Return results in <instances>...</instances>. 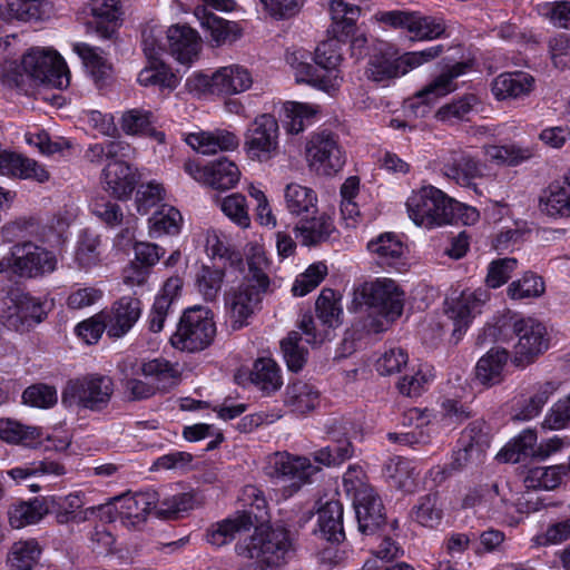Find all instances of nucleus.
<instances>
[{"label":"nucleus","mask_w":570,"mask_h":570,"mask_svg":"<svg viewBox=\"0 0 570 570\" xmlns=\"http://www.w3.org/2000/svg\"><path fill=\"white\" fill-rule=\"evenodd\" d=\"M235 551L239 558L252 561L238 570H266L286 566L295 557L296 547L287 529L261 527L253 534L239 540Z\"/></svg>","instance_id":"nucleus-2"},{"label":"nucleus","mask_w":570,"mask_h":570,"mask_svg":"<svg viewBox=\"0 0 570 570\" xmlns=\"http://www.w3.org/2000/svg\"><path fill=\"white\" fill-rule=\"evenodd\" d=\"M442 174L456 184L471 187L483 175L482 164L463 150H451L443 159Z\"/></svg>","instance_id":"nucleus-22"},{"label":"nucleus","mask_w":570,"mask_h":570,"mask_svg":"<svg viewBox=\"0 0 570 570\" xmlns=\"http://www.w3.org/2000/svg\"><path fill=\"white\" fill-rule=\"evenodd\" d=\"M48 513L47 497H38L13 504L9 510V521L12 528L21 529L39 523Z\"/></svg>","instance_id":"nucleus-34"},{"label":"nucleus","mask_w":570,"mask_h":570,"mask_svg":"<svg viewBox=\"0 0 570 570\" xmlns=\"http://www.w3.org/2000/svg\"><path fill=\"white\" fill-rule=\"evenodd\" d=\"M195 14L199 18L202 27L209 31L210 39L216 46L232 43L240 36V29L236 22L217 17L208 12L205 7H196Z\"/></svg>","instance_id":"nucleus-30"},{"label":"nucleus","mask_w":570,"mask_h":570,"mask_svg":"<svg viewBox=\"0 0 570 570\" xmlns=\"http://www.w3.org/2000/svg\"><path fill=\"white\" fill-rule=\"evenodd\" d=\"M354 424L347 419H334L327 425V434L332 443L314 453V460L324 465H337L353 455L350 435Z\"/></svg>","instance_id":"nucleus-15"},{"label":"nucleus","mask_w":570,"mask_h":570,"mask_svg":"<svg viewBox=\"0 0 570 570\" xmlns=\"http://www.w3.org/2000/svg\"><path fill=\"white\" fill-rule=\"evenodd\" d=\"M544 289V282L540 276L525 273L521 278L513 281L507 292L511 299H527L541 296Z\"/></svg>","instance_id":"nucleus-60"},{"label":"nucleus","mask_w":570,"mask_h":570,"mask_svg":"<svg viewBox=\"0 0 570 570\" xmlns=\"http://www.w3.org/2000/svg\"><path fill=\"white\" fill-rule=\"evenodd\" d=\"M302 336L298 332H291L281 342L282 352L289 371L298 372L303 368L307 350L301 344Z\"/></svg>","instance_id":"nucleus-61"},{"label":"nucleus","mask_w":570,"mask_h":570,"mask_svg":"<svg viewBox=\"0 0 570 570\" xmlns=\"http://www.w3.org/2000/svg\"><path fill=\"white\" fill-rule=\"evenodd\" d=\"M362 296L373 313L382 315L386 322L394 321L403 312L404 293L393 279L377 278L365 283Z\"/></svg>","instance_id":"nucleus-13"},{"label":"nucleus","mask_w":570,"mask_h":570,"mask_svg":"<svg viewBox=\"0 0 570 570\" xmlns=\"http://www.w3.org/2000/svg\"><path fill=\"white\" fill-rule=\"evenodd\" d=\"M41 553L36 539L14 542L8 554L10 570H33L39 564Z\"/></svg>","instance_id":"nucleus-41"},{"label":"nucleus","mask_w":570,"mask_h":570,"mask_svg":"<svg viewBox=\"0 0 570 570\" xmlns=\"http://www.w3.org/2000/svg\"><path fill=\"white\" fill-rule=\"evenodd\" d=\"M114 393L111 377L100 374H87L69 380L61 394L67 407L99 412L106 409Z\"/></svg>","instance_id":"nucleus-6"},{"label":"nucleus","mask_w":570,"mask_h":570,"mask_svg":"<svg viewBox=\"0 0 570 570\" xmlns=\"http://www.w3.org/2000/svg\"><path fill=\"white\" fill-rule=\"evenodd\" d=\"M330 14L333 23L341 28L343 33L348 35L360 18L361 9L358 6L343 0H332L330 2Z\"/></svg>","instance_id":"nucleus-62"},{"label":"nucleus","mask_w":570,"mask_h":570,"mask_svg":"<svg viewBox=\"0 0 570 570\" xmlns=\"http://www.w3.org/2000/svg\"><path fill=\"white\" fill-rule=\"evenodd\" d=\"M249 380L264 395L273 394L283 385L278 365L274 360L268 357H262L254 362Z\"/></svg>","instance_id":"nucleus-37"},{"label":"nucleus","mask_w":570,"mask_h":570,"mask_svg":"<svg viewBox=\"0 0 570 570\" xmlns=\"http://www.w3.org/2000/svg\"><path fill=\"white\" fill-rule=\"evenodd\" d=\"M334 230L333 223L326 214H309L301 217L295 227L296 237L305 246H313L326 240Z\"/></svg>","instance_id":"nucleus-31"},{"label":"nucleus","mask_w":570,"mask_h":570,"mask_svg":"<svg viewBox=\"0 0 570 570\" xmlns=\"http://www.w3.org/2000/svg\"><path fill=\"white\" fill-rule=\"evenodd\" d=\"M49 511L56 514L57 522L68 523L76 519V513L85 504L83 495L80 492L70 493L65 497H47Z\"/></svg>","instance_id":"nucleus-55"},{"label":"nucleus","mask_w":570,"mask_h":570,"mask_svg":"<svg viewBox=\"0 0 570 570\" xmlns=\"http://www.w3.org/2000/svg\"><path fill=\"white\" fill-rule=\"evenodd\" d=\"M240 177L237 165L223 157L207 166L206 184L215 189H229L235 187Z\"/></svg>","instance_id":"nucleus-44"},{"label":"nucleus","mask_w":570,"mask_h":570,"mask_svg":"<svg viewBox=\"0 0 570 570\" xmlns=\"http://www.w3.org/2000/svg\"><path fill=\"white\" fill-rule=\"evenodd\" d=\"M141 374L150 380L157 389L163 392L169 390L178 376L175 366L165 358H154L144 362L140 367Z\"/></svg>","instance_id":"nucleus-45"},{"label":"nucleus","mask_w":570,"mask_h":570,"mask_svg":"<svg viewBox=\"0 0 570 570\" xmlns=\"http://www.w3.org/2000/svg\"><path fill=\"white\" fill-rule=\"evenodd\" d=\"M183 223V216L174 207L163 206L149 218L150 235L159 237L161 235H176L179 233Z\"/></svg>","instance_id":"nucleus-52"},{"label":"nucleus","mask_w":570,"mask_h":570,"mask_svg":"<svg viewBox=\"0 0 570 570\" xmlns=\"http://www.w3.org/2000/svg\"><path fill=\"white\" fill-rule=\"evenodd\" d=\"M266 291L255 287L250 282H243L225 294V308L234 331L248 325V320L261 309Z\"/></svg>","instance_id":"nucleus-14"},{"label":"nucleus","mask_w":570,"mask_h":570,"mask_svg":"<svg viewBox=\"0 0 570 570\" xmlns=\"http://www.w3.org/2000/svg\"><path fill=\"white\" fill-rule=\"evenodd\" d=\"M445 31L443 21L433 17L422 16L415 12L410 33L411 40H433L440 38Z\"/></svg>","instance_id":"nucleus-64"},{"label":"nucleus","mask_w":570,"mask_h":570,"mask_svg":"<svg viewBox=\"0 0 570 570\" xmlns=\"http://www.w3.org/2000/svg\"><path fill=\"white\" fill-rule=\"evenodd\" d=\"M138 75V81L142 86H159L161 88L174 89L178 85V79L174 72L167 67L161 59L148 60Z\"/></svg>","instance_id":"nucleus-48"},{"label":"nucleus","mask_w":570,"mask_h":570,"mask_svg":"<svg viewBox=\"0 0 570 570\" xmlns=\"http://www.w3.org/2000/svg\"><path fill=\"white\" fill-rule=\"evenodd\" d=\"M186 142L203 155H212L219 150H234L239 146L238 137L234 132L223 129L191 132L186 137Z\"/></svg>","instance_id":"nucleus-26"},{"label":"nucleus","mask_w":570,"mask_h":570,"mask_svg":"<svg viewBox=\"0 0 570 570\" xmlns=\"http://www.w3.org/2000/svg\"><path fill=\"white\" fill-rule=\"evenodd\" d=\"M375 263L384 269L402 272L406 266L405 246L393 233H384L367 244Z\"/></svg>","instance_id":"nucleus-20"},{"label":"nucleus","mask_w":570,"mask_h":570,"mask_svg":"<svg viewBox=\"0 0 570 570\" xmlns=\"http://www.w3.org/2000/svg\"><path fill=\"white\" fill-rule=\"evenodd\" d=\"M306 155L312 165L320 164L325 173L337 171L344 165L341 148L331 132L314 134L307 142Z\"/></svg>","instance_id":"nucleus-21"},{"label":"nucleus","mask_w":570,"mask_h":570,"mask_svg":"<svg viewBox=\"0 0 570 570\" xmlns=\"http://www.w3.org/2000/svg\"><path fill=\"white\" fill-rule=\"evenodd\" d=\"M99 246V236L89 232H83L80 235L76 250V262L80 268L89 269L100 263Z\"/></svg>","instance_id":"nucleus-59"},{"label":"nucleus","mask_w":570,"mask_h":570,"mask_svg":"<svg viewBox=\"0 0 570 570\" xmlns=\"http://www.w3.org/2000/svg\"><path fill=\"white\" fill-rule=\"evenodd\" d=\"M73 51L81 59L87 73L96 86L99 88L106 86L111 78L112 68L102 56L101 49L78 42L73 45Z\"/></svg>","instance_id":"nucleus-27"},{"label":"nucleus","mask_w":570,"mask_h":570,"mask_svg":"<svg viewBox=\"0 0 570 570\" xmlns=\"http://www.w3.org/2000/svg\"><path fill=\"white\" fill-rule=\"evenodd\" d=\"M215 334L216 326L210 309L196 305L183 313L170 343L177 350L194 353L208 347Z\"/></svg>","instance_id":"nucleus-7"},{"label":"nucleus","mask_w":570,"mask_h":570,"mask_svg":"<svg viewBox=\"0 0 570 570\" xmlns=\"http://www.w3.org/2000/svg\"><path fill=\"white\" fill-rule=\"evenodd\" d=\"M443 50L442 45H436L421 51L400 55L393 45L380 42L374 55L370 58L366 69L367 78L375 82L397 78L423 63L434 60Z\"/></svg>","instance_id":"nucleus-4"},{"label":"nucleus","mask_w":570,"mask_h":570,"mask_svg":"<svg viewBox=\"0 0 570 570\" xmlns=\"http://www.w3.org/2000/svg\"><path fill=\"white\" fill-rule=\"evenodd\" d=\"M535 443V431L527 429L498 453V459L502 462L518 463L528 456H537Z\"/></svg>","instance_id":"nucleus-42"},{"label":"nucleus","mask_w":570,"mask_h":570,"mask_svg":"<svg viewBox=\"0 0 570 570\" xmlns=\"http://www.w3.org/2000/svg\"><path fill=\"white\" fill-rule=\"evenodd\" d=\"M285 207L289 214L303 217L317 213V195L311 187L289 183L284 188Z\"/></svg>","instance_id":"nucleus-33"},{"label":"nucleus","mask_w":570,"mask_h":570,"mask_svg":"<svg viewBox=\"0 0 570 570\" xmlns=\"http://www.w3.org/2000/svg\"><path fill=\"white\" fill-rule=\"evenodd\" d=\"M313 533L331 543H340L345 539L343 529V505L340 501H327L317 511V525Z\"/></svg>","instance_id":"nucleus-24"},{"label":"nucleus","mask_w":570,"mask_h":570,"mask_svg":"<svg viewBox=\"0 0 570 570\" xmlns=\"http://www.w3.org/2000/svg\"><path fill=\"white\" fill-rule=\"evenodd\" d=\"M279 126L271 114H262L244 132V150L250 160L265 163L278 153Z\"/></svg>","instance_id":"nucleus-9"},{"label":"nucleus","mask_w":570,"mask_h":570,"mask_svg":"<svg viewBox=\"0 0 570 570\" xmlns=\"http://www.w3.org/2000/svg\"><path fill=\"white\" fill-rule=\"evenodd\" d=\"M534 86V78L525 72H504L499 75L491 86L494 97L499 100L519 98L529 95Z\"/></svg>","instance_id":"nucleus-29"},{"label":"nucleus","mask_w":570,"mask_h":570,"mask_svg":"<svg viewBox=\"0 0 570 570\" xmlns=\"http://www.w3.org/2000/svg\"><path fill=\"white\" fill-rule=\"evenodd\" d=\"M443 515V504L438 492L421 495L410 512L412 521L429 529L438 528Z\"/></svg>","instance_id":"nucleus-38"},{"label":"nucleus","mask_w":570,"mask_h":570,"mask_svg":"<svg viewBox=\"0 0 570 570\" xmlns=\"http://www.w3.org/2000/svg\"><path fill=\"white\" fill-rule=\"evenodd\" d=\"M66 473V469L62 464L56 461L42 460L32 462L24 466H17L9 471L7 474L14 480L17 483L28 481L31 478L42 475H55L60 476Z\"/></svg>","instance_id":"nucleus-51"},{"label":"nucleus","mask_w":570,"mask_h":570,"mask_svg":"<svg viewBox=\"0 0 570 570\" xmlns=\"http://www.w3.org/2000/svg\"><path fill=\"white\" fill-rule=\"evenodd\" d=\"M540 208L547 215L556 217L570 216V171L562 185L553 184L540 197Z\"/></svg>","instance_id":"nucleus-39"},{"label":"nucleus","mask_w":570,"mask_h":570,"mask_svg":"<svg viewBox=\"0 0 570 570\" xmlns=\"http://www.w3.org/2000/svg\"><path fill=\"white\" fill-rule=\"evenodd\" d=\"M405 205L416 226L432 229L455 222L456 200L434 186H423L413 191Z\"/></svg>","instance_id":"nucleus-5"},{"label":"nucleus","mask_w":570,"mask_h":570,"mask_svg":"<svg viewBox=\"0 0 570 570\" xmlns=\"http://www.w3.org/2000/svg\"><path fill=\"white\" fill-rule=\"evenodd\" d=\"M253 85L249 70L240 65L217 69L212 76L197 75L189 80V87L200 94L232 96L248 90Z\"/></svg>","instance_id":"nucleus-10"},{"label":"nucleus","mask_w":570,"mask_h":570,"mask_svg":"<svg viewBox=\"0 0 570 570\" xmlns=\"http://www.w3.org/2000/svg\"><path fill=\"white\" fill-rule=\"evenodd\" d=\"M317 320L320 325L308 313L304 314L299 321V328L306 336L308 344H320L328 338L330 330L340 325L342 307L336 293L331 288H324L315 304Z\"/></svg>","instance_id":"nucleus-11"},{"label":"nucleus","mask_w":570,"mask_h":570,"mask_svg":"<svg viewBox=\"0 0 570 570\" xmlns=\"http://www.w3.org/2000/svg\"><path fill=\"white\" fill-rule=\"evenodd\" d=\"M353 507L360 532L370 535L386 522L381 498L374 490H363L353 499Z\"/></svg>","instance_id":"nucleus-18"},{"label":"nucleus","mask_w":570,"mask_h":570,"mask_svg":"<svg viewBox=\"0 0 570 570\" xmlns=\"http://www.w3.org/2000/svg\"><path fill=\"white\" fill-rule=\"evenodd\" d=\"M566 469L562 465L538 466L531 469L524 478L527 489L553 490L560 483Z\"/></svg>","instance_id":"nucleus-53"},{"label":"nucleus","mask_w":570,"mask_h":570,"mask_svg":"<svg viewBox=\"0 0 570 570\" xmlns=\"http://www.w3.org/2000/svg\"><path fill=\"white\" fill-rule=\"evenodd\" d=\"M253 527L250 513L242 511L233 517L224 519L213 524L206 533L208 543L215 547H222L233 541L235 535L242 531H247Z\"/></svg>","instance_id":"nucleus-28"},{"label":"nucleus","mask_w":570,"mask_h":570,"mask_svg":"<svg viewBox=\"0 0 570 570\" xmlns=\"http://www.w3.org/2000/svg\"><path fill=\"white\" fill-rule=\"evenodd\" d=\"M384 473L393 480L394 484L403 490H410L414 483L415 472L411 462L404 458L397 456L390 459L385 466Z\"/></svg>","instance_id":"nucleus-63"},{"label":"nucleus","mask_w":570,"mask_h":570,"mask_svg":"<svg viewBox=\"0 0 570 570\" xmlns=\"http://www.w3.org/2000/svg\"><path fill=\"white\" fill-rule=\"evenodd\" d=\"M6 7H0V19L9 21H38L49 16L50 2L48 0H6Z\"/></svg>","instance_id":"nucleus-32"},{"label":"nucleus","mask_w":570,"mask_h":570,"mask_svg":"<svg viewBox=\"0 0 570 570\" xmlns=\"http://www.w3.org/2000/svg\"><path fill=\"white\" fill-rule=\"evenodd\" d=\"M0 75L4 85L23 91H27L31 82L57 88L69 85V70L65 60L57 51L45 48L30 49L23 55L20 65L6 62Z\"/></svg>","instance_id":"nucleus-1"},{"label":"nucleus","mask_w":570,"mask_h":570,"mask_svg":"<svg viewBox=\"0 0 570 570\" xmlns=\"http://www.w3.org/2000/svg\"><path fill=\"white\" fill-rule=\"evenodd\" d=\"M320 402V392L311 384L295 382L287 386L285 404L295 413L305 414Z\"/></svg>","instance_id":"nucleus-43"},{"label":"nucleus","mask_w":570,"mask_h":570,"mask_svg":"<svg viewBox=\"0 0 570 570\" xmlns=\"http://www.w3.org/2000/svg\"><path fill=\"white\" fill-rule=\"evenodd\" d=\"M141 301L132 296H122L111 308L101 311L110 338L124 337L137 323L141 315Z\"/></svg>","instance_id":"nucleus-17"},{"label":"nucleus","mask_w":570,"mask_h":570,"mask_svg":"<svg viewBox=\"0 0 570 570\" xmlns=\"http://www.w3.org/2000/svg\"><path fill=\"white\" fill-rule=\"evenodd\" d=\"M20 179H31L37 183H46L50 178L46 167L35 159L13 153L9 174Z\"/></svg>","instance_id":"nucleus-54"},{"label":"nucleus","mask_w":570,"mask_h":570,"mask_svg":"<svg viewBox=\"0 0 570 570\" xmlns=\"http://www.w3.org/2000/svg\"><path fill=\"white\" fill-rule=\"evenodd\" d=\"M342 60L340 42L330 39L321 42L315 50V63L326 76H331V83L337 78L336 68Z\"/></svg>","instance_id":"nucleus-56"},{"label":"nucleus","mask_w":570,"mask_h":570,"mask_svg":"<svg viewBox=\"0 0 570 570\" xmlns=\"http://www.w3.org/2000/svg\"><path fill=\"white\" fill-rule=\"evenodd\" d=\"M225 273L222 268L202 266L196 275V286L207 302H213L220 293Z\"/></svg>","instance_id":"nucleus-57"},{"label":"nucleus","mask_w":570,"mask_h":570,"mask_svg":"<svg viewBox=\"0 0 570 570\" xmlns=\"http://www.w3.org/2000/svg\"><path fill=\"white\" fill-rule=\"evenodd\" d=\"M153 114L144 109H130L122 114L120 127L127 135H145L154 137L159 142H164V132L157 131L154 126Z\"/></svg>","instance_id":"nucleus-40"},{"label":"nucleus","mask_w":570,"mask_h":570,"mask_svg":"<svg viewBox=\"0 0 570 570\" xmlns=\"http://www.w3.org/2000/svg\"><path fill=\"white\" fill-rule=\"evenodd\" d=\"M469 68L470 65L466 62H456L455 65L448 67L423 90H421L416 95V98L420 99L422 104L429 105L439 97L452 92L456 88L454 79L463 75Z\"/></svg>","instance_id":"nucleus-36"},{"label":"nucleus","mask_w":570,"mask_h":570,"mask_svg":"<svg viewBox=\"0 0 570 570\" xmlns=\"http://www.w3.org/2000/svg\"><path fill=\"white\" fill-rule=\"evenodd\" d=\"M509 353L503 347L491 348L475 366L476 380L487 386L499 384L503 380V371Z\"/></svg>","instance_id":"nucleus-35"},{"label":"nucleus","mask_w":570,"mask_h":570,"mask_svg":"<svg viewBox=\"0 0 570 570\" xmlns=\"http://www.w3.org/2000/svg\"><path fill=\"white\" fill-rule=\"evenodd\" d=\"M168 49L181 63L191 62L199 53L200 41L197 32L186 26H171L167 32Z\"/></svg>","instance_id":"nucleus-25"},{"label":"nucleus","mask_w":570,"mask_h":570,"mask_svg":"<svg viewBox=\"0 0 570 570\" xmlns=\"http://www.w3.org/2000/svg\"><path fill=\"white\" fill-rule=\"evenodd\" d=\"M489 299L487 289H453L445 299V314L453 321L452 336L458 342L469 327L471 321L481 312V307Z\"/></svg>","instance_id":"nucleus-12"},{"label":"nucleus","mask_w":570,"mask_h":570,"mask_svg":"<svg viewBox=\"0 0 570 570\" xmlns=\"http://www.w3.org/2000/svg\"><path fill=\"white\" fill-rule=\"evenodd\" d=\"M57 268L53 253L32 242L14 244L10 254L0 259V273L11 272L24 278H37Z\"/></svg>","instance_id":"nucleus-8"},{"label":"nucleus","mask_w":570,"mask_h":570,"mask_svg":"<svg viewBox=\"0 0 570 570\" xmlns=\"http://www.w3.org/2000/svg\"><path fill=\"white\" fill-rule=\"evenodd\" d=\"M248 263V275L244 282H250L255 284V287H259L263 291L268 292L271 281L267 275L269 268V262L265 256L264 250L261 247H253L247 258Z\"/></svg>","instance_id":"nucleus-58"},{"label":"nucleus","mask_w":570,"mask_h":570,"mask_svg":"<svg viewBox=\"0 0 570 570\" xmlns=\"http://www.w3.org/2000/svg\"><path fill=\"white\" fill-rule=\"evenodd\" d=\"M138 178L136 168L128 161H109L102 170L104 188L117 199L129 198Z\"/></svg>","instance_id":"nucleus-23"},{"label":"nucleus","mask_w":570,"mask_h":570,"mask_svg":"<svg viewBox=\"0 0 570 570\" xmlns=\"http://www.w3.org/2000/svg\"><path fill=\"white\" fill-rule=\"evenodd\" d=\"M484 153L490 160L507 166H517L532 158L534 154L531 147H522L515 144L487 146Z\"/></svg>","instance_id":"nucleus-49"},{"label":"nucleus","mask_w":570,"mask_h":570,"mask_svg":"<svg viewBox=\"0 0 570 570\" xmlns=\"http://www.w3.org/2000/svg\"><path fill=\"white\" fill-rule=\"evenodd\" d=\"M41 438V431L35 426H26L12 419L0 420V439L7 443L35 446Z\"/></svg>","instance_id":"nucleus-46"},{"label":"nucleus","mask_w":570,"mask_h":570,"mask_svg":"<svg viewBox=\"0 0 570 570\" xmlns=\"http://www.w3.org/2000/svg\"><path fill=\"white\" fill-rule=\"evenodd\" d=\"M511 337H515L513 344L512 363L518 367H525L533 363L535 358L543 354L549 347V334L546 325L539 320L531 316H512L502 326H490L485 333L490 336L497 335L499 332L501 341H508V333Z\"/></svg>","instance_id":"nucleus-3"},{"label":"nucleus","mask_w":570,"mask_h":570,"mask_svg":"<svg viewBox=\"0 0 570 570\" xmlns=\"http://www.w3.org/2000/svg\"><path fill=\"white\" fill-rule=\"evenodd\" d=\"M205 248L208 256L224 261L230 266H239L243 263L240 253L232 247L225 236L217 230H207Z\"/></svg>","instance_id":"nucleus-50"},{"label":"nucleus","mask_w":570,"mask_h":570,"mask_svg":"<svg viewBox=\"0 0 570 570\" xmlns=\"http://www.w3.org/2000/svg\"><path fill=\"white\" fill-rule=\"evenodd\" d=\"M118 0H90L88 8L95 19H97L96 31L105 39L111 38L115 27L111 24L117 19Z\"/></svg>","instance_id":"nucleus-47"},{"label":"nucleus","mask_w":570,"mask_h":570,"mask_svg":"<svg viewBox=\"0 0 570 570\" xmlns=\"http://www.w3.org/2000/svg\"><path fill=\"white\" fill-rule=\"evenodd\" d=\"M116 500V510L120 521L127 528H134L145 522L147 515L154 511L156 514L158 494L157 492H139L136 494H124Z\"/></svg>","instance_id":"nucleus-19"},{"label":"nucleus","mask_w":570,"mask_h":570,"mask_svg":"<svg viewBox=\"0 0 570 570\" xmlns=\"http://www.w3.org/2000/svg\"><path fill=\"white\" fill-rule=\"evenodd\" d=\"M271 474L284 482H289L291 493L296 492L308 482L318 468L305 456H295L286 452L276 453L271 460Z\"/></svg>","instance_id":"nucleus-16"}]
</instances>
